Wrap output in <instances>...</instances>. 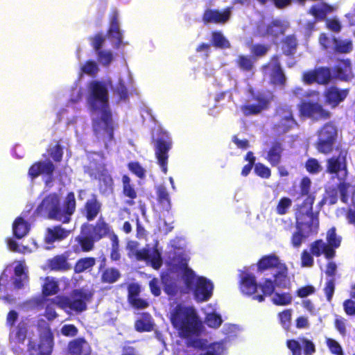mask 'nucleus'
Returning <instances> with one entry per match:
<instances>
[{"instance_id":"obj_4","label":"nucleus","mask_w":355,"mask_h":355,"mask_svg":"<svg viewBox=\"0 0 355 355\" xmlns=\"http://www.w3.org/2000/svg\"><path fill=\"white\" fill-rule=\"evenodd\" d=\"M170 320L182 338H189L200 333L202 324L192 306L177 304L171 313Z\"/></svg>"},{"instance_id":"obj_20","label":"nucleus","mask_w":355,"mask_h":355,"mask_svg":"<svg viewBox=\"0 0 355 355\" xmlns=\"http://www.w3.org/2000/svg\"><path fill=\"white\" fill-rule=\"evenodd\" d=\"M55 170V166L51 161H37L29 167L28 175L32 180H34L40 175H43L48 177L50 181H52Z\"/></svg>"},{"instance_id":"obj_18","label":"nucleus","mask_w":355,"mask_h":355,"mask_svg":"<svg viewBox=\"0 0 355 355\" xmlns=\"http://www.w3.org/2000/svg\"><path fill=\"white\" fill-rule=\"evenodd\" d=\"M135 259L139 261L150 262L151 266L155 270L159 269L163 264L162 254L157 247L139 250L138 252H135Z\"/></svg>"},{"instance_id":"obj_37","label":"nucleus","mask_w":355,"mask_h":355,"mask_svg":"<svg viewBox=\"0 0 355 355\" xmlns=\"http://www.w3.org/2000/svg\"><path fill=\"white\" fill-rule=\"evenodd\" d=\"M157 200L161 211H169L171 208V198L167 189L164 185H159L155 189Z\"/></svg>"},{"instance_id":"obj_13","label":"nucleus","mask_w":355,"mask_h":355,"mask_svg":"<svg viewBox=\"0 0 355 355\" xmlns=\"http://www.w3.org/2000/svg\"><path fill=\"white\" fill-rule=\"evenodd\" d=\"M332 79V70L328 67H315L313 70L304 71L302 74V80L306 85L317 83L327 85Z\"/></svg>"},{"instance_id":"obj_49","label":"nucleus","mask_w":355,"mask_h":355,"mask_svg":"<svg viewBox=\"0 0 355 355\" xmlns=\"http://www.w3.org/2000/svg\"><path fill=\"white\" fill-rule=\"evenodd\" d=\"M111 249L110 257L112 261H118L121 259L119 240L116 234H113L110 239Z\"/></svg>"},{"instance_id":"obj_41","label":"nucleus","mask_w":355,"mask_h":355,"mask_svg":"<svg viewBox=\"0 0 355 355\" xmlns=\"http://www.w3.org/2000/svg\"><path fill=\"white\" fill-rule=\"evenodd\" d=\"M123 182V193L125 197H128L129 200L126 201V204L132 206L135 205L134 200L137 198V191L135 189L134 187L130 184V178L124 175L122 177Z\"/></svg>"},{"instance_id":"obj_12","label":"nucleus","mask_w":355,"mask_h":355,"mask_svg":"<svg viewBox=\"0 0 355 355\" xmlns=\"http://www.w3.org/2000/svg\"><path fill=\"white\" fill-rule=\"evenodd\" d=\"M172 148V141L166 135H162L155 140V155L162 171L166 174L168 171V151Z\"/></svg>"},{"instance_id":"obj_16","label":"nucleus","mask_w":355,"mask_h":355,"mask_svg":"<svg viewBox=\"0 0 355 355\" xmlns=\"http://www.w3.org/2000/svg\"><path fill=\"white\" fill-rule=\"evenodd\" d=\"M286 30V26L278 19H272L269 24H260L257 26V32L260 37H270L277 39L284 35Z\"/></svg>"},{"instance_id":"obj_1","label":"nucleus","mask_w":355,"mask_h":355,"mask_svg":"<svg viewBox=\"0 0 355 355\" xmlns=\"http://www.w3.org/2000/svg\"><path fill=\"white\" fill-rule=\"evenodd\" d=\"M112 81L92 80L88 84L87 102L90 110L100 114V118L94 121V130L100 132L102 128L111 140L114 137L112 114L109 103L108 87Z\"/></svg>"},{"instance_id":"obj_59","label":"nucleus","mask_w":355,"mask_h":355,"mask_svg":"<svg viewBox=\"0 0 355 355\" xmlns=\"http://www.w3.org/2000/svg\"><path fill=\"white\" fill-rule=\"evenodd\" d=\"M326 344L332 354L344 355L341 345L336 340L328 338L326 339Z\"/></svg>"},{"instance_id":"obj_47","label":"nucleus","mask_w":355,"mask_h":355,"mask_svg":"<svg viewBox=\"0 0 355 355\" xmlns=\"http://www.w3.org/2000/svg\"><path fill=\"white\" fill-rule=\"evenodd\" d=\"M112 92L118 96L119 101H125L128 98V89L122 78H119L116 85L112 87Z\"/></svg>"},{"instance_id":"obj_34","label":"nucleus","mask_w":355,"mask_h":355,"mask_svg":"<svg viewBox=\"0 0 355 355\" xmlns=\"http://www.w3.org/2000/svg\"><path fill=\"white\" fill-rule=\"evenodd\" d=\"M310 251L311 253L316 257H319L322 254L328 260H331L335 257L329 246L322 239H317L311 243Z\"/></svg>"},{"instance_id":"obj_58","label":"nucleus","mask_w":355,"mask_h":355,"mask_svg":"<svg viewBox=\"0 0 355 355\" xmlns=\"http://www.w3.org/2000/svg\"><path fill=\"white\" fill-rule=\"evenodd\" d=\"M98 61L103 66H109L113 60V55L110 51L101 50L96 52Z\"/></svg>"},{"instance_id":"obj_53","label":"nucleus","mask_w":355,"mask_h":355,"mask_svg":"<svg viewBox=\"0 0 355 355\" xmlns=\"http://www.w3.org/2000/svg\"><path fill=\"white\" fill-rule=\"evenodd\" d=\"M292 200L288 197H282L279 199L276 206V213L279 215H285L291 207Z\"/></svg>"},{"instance_id":"obj_26","label":"nucleus","mask_w":355,"mask_h":355,"mask_svg":"<svg viewBox=\"0 0 355 355\" xmlns=\"http://www.w3.org/2000/svg\"><path fill=\"white\" fill-rule=\"evenodd\" d=\"M70 233V230L62 227L60 225L48 227L44 234V242L46 244H53L55 242L63 241L69 236Z\"/></svg>"},{"instance_id":"obj_40","label":"nucleus","mask_w":355,"mask_h":355,"mask_svg":"<svg viewBox=\"0 0 355 355\" xmlns=\"http://www.w3.org/2000/svg\"><path fill=\"white\" fill-rule=\"evenodd\" d=\"M277 286L275 284V279L272 281L270 279H266L262 284H259L262 291V295H255L253 299L259 301V302H263L265 296H270L274 293L275 287Z\"/></svg>"},{"instance_id":"obj_21","label":"nucleus","mask_w":355,"mask_h":355,"mask_svg":"<svg viewBox=\"0 0 355 355\" xmlns=\"http://www.w3.org/2000/svg\"><path fill=\"white\" fill-rule=\"evenodd\" d=\"M109 39L114 40V48L119 49L123 44V32L120 29L119 22V12L113 8L109 16V28L107 31Z\"/></svg>"},{"instance_id":"obj_57","label":"nucleus","mask_w":355,"mask_h":355,"mask_svg":"<svg viewBox=\"0 0 355 355\" xmlns=\"http://www.w3.org/2000/svg\"><path fill=\"white\" fill-rule=\"evenodd\" d=\"M49 156L55 162H60L63 157V148L59 143L48 150Z\"/></svg>"},{"instance_id":"obj_23","label":"nucleus","mask_w":355,"mask_h":355,"mask_svg":"<svg viewBox=\"0 0 355 355\" xmlns=\"http://www.w3.org/2000/svg\"><path fill=\"white\" fill-rule=\"evenodd\" d=\"M69 355H91L92 349L84 337H78L70 340L67 345Z\"/></svg>"},{"instance_id":"obj_24","label":"nucleus","mask_w":355,"mask_h":355,"mask_svg":"<svg viewBox=\"0 0 355 355\" xmlns=\"http://www.w3.org/2000/svg\"><path fill=\"white\" fill-rule=\"evenodd\" d=\"M102 204L98 200L95 194H92L91 198L85 202L81 209L82 214L86 218L87 221L94 220L101 213Z\"/></svg>"},{"instance_id":"obj_54","label":"nucleus","mask_w":355,"mask_h":355,"mask_svg":"<svg viewBox=\"0 0 355 355\" xmlns=\"http://www.w3.org/2000/svg\"><path fill=\"white\" fill-rule=\"evenodd\" d=\"M304 166L308 173L313 175L319 173L322 169L318 160L313 157L309 158L306 161Z\"/></svg>"},{"instance_id":"obj_55","label":"nucleus","mask_w":355,"mask_h":355,"mask_svg":"<svg viewBox=\"0 0 355 355\" xmlns=\"http://www.w3.org/2000/svg\"><path fill=\"white\" fill-rule=\"evenodd\" d=\"M270 50V46L264 44H254L250 48V53L257 58L265 56Z\"/></svg>"},{"instance_id":"obj_11","label":"nucleus","mask_w":355,"mask_h":355,"mask_svg":"<svg viewBox=\"0 0 355 355\" xmlns=\"http://www.w3.org/2000/svg\"><path fill=\"white\" fill-rule=\"evenodd\" d=\"M311 180L307 177H303L300 182V194L301 196H306L302 202L297 205L295 212H303L309 214H319L318 212H313V205L315 200L314 193L311 192Z\"/></svg>"},{"instance_id":"obj_15","label":"nucleus","mask_w":355,"mask_h":355,"mask_svg":"<svg viewBox=\"0 0 355 355\" xmlns=\"http://www.w3.org/2000/svg\"><path fill=\"white\" fill-rule=\"evenodd\" d=\"M83 226L86 229L89 228L86 232L96 242L105 237H109L111 239L112 235L116 234L112 227L103 218H100L94 225H84Z\"/></svg>"},{"instance_id":"obj_25","label":"nucleus","mask_w":355,"mask_h":355,"mask_svg":"<svg viewBox=\"0 0 355 355\" xmlns=\"http://www.w3.org/2000/svg\"><path fill=\"white\" fill-rule=\"evenodd\" d=\"M77 244L73 246V250L76 253L89 252L94 250L96 241L86 232L84 227L82 226L80 234L75 239Z\"/></svg>"},{"instance_id":"obj_30","label":"nucleus","mask_w":355,"mask_h":355,"mask_svg":"<svg viewBox=\"0 0 355 355\" xmlns=\"http://www.w3.org/2000/svg\"><path fill=\"white\" fill-rule=\"evenodd\" d=\"M272 60L273 63L270 73V83L274 85L284 87L286 85V78L279 61L278 56L273 55Z\"/></svg>"},{"instance_id":"obj_63","label":"nucleus","mask_w":355,"mask_h":355,"mask_svg":"<svg viewBox=\"0 0 355 355\" xmlns=\"http://www.w3.org/2000/svg\"><path fill=\"white\" fill-rule=\"evenodd\" d=\"M254 171L257 175L261 178L268 179L271 175L270 169L262 163H257L254 166Z\"/></svg>"},{"instance_id":"obj_52","label":"nucleus","mask_w":355,"mask_h":355,"mask_svg":"<svg viewBox=\"0 0 355 355\" xmlns=\"http://www.w3.org/2000/svg\"><path fill=\"white\" fill-rule=\"evenodd\" d=\"M88 40L90 42V45L96 53L102 50V47L105 41V38L103 33H97L94 35L89 37Z\"/></svg>"},{"instance_id":"obj_7","label":"nucleus","mask_w":355,"mask_h":355,"mask_svg":"<svg viewBox=\"0 0 355 355\" xmlns=\"http://www.w3.org/2000/svg\"><path fill=\"white\" fill-rule=\"evenodd\" d=\"M338 139V130L332 121L324 123L317 132L315 148L322 155L331 154L336 148Z\"/></svg>"},{"instance_id":"obj_27","label":"nucleus","mask_w":355,"mask_h":355,"mask_svg":"<svg viewBox=\"0 0 355 355\" xmlns=\"http://www.w3.org/2000/svg\"><path fill=\"white\" fill-rule=\"evenodd\" d=\"M53 347L52 339L43 338L39 343L30 342L28 345L29 355H51Z\"/></svg>"},{"instance_id":"obj_14","label":"nucleus","mask_w":355,"mask_h":355,"mask_svg":"<svg viewBox=\"0 0 355 355\" xmlns=\"http://www.w3.org/2000/svg\"><path fill=\"white\" fill-rule=\"evenodd\" d=\"M298 110L301 116L315 120H326L331 117L330 112L318 103L302 102L298 105Z\"/></svg>"},{"instance_id":"obj_28","label":"nucleus","mask_w":355,"mask_h":355,"mask_svg":"<svg viewBox=\"0 0 355 355\" xmlns=\"http://www.w3.org/2000/svg\"><path fill=\"white\" fill-rule=\"evenodd\" d=\"M68 259L67 252L58 254L46 261V266L51 271L65 272L71 268V264Z\"/></svg>"},{"instance_id":"obj_48","label":"nucleus","mask_w":355,"mask_h":355,"mask_svg":"<svg viewBox=\"0 0 355 355\" xmlns=\"http://www.w3.org/2000/svg\"><path fill=\"white\" fill-rule=\"evenodd\" d=\"M236 64L243 71H250L254 67V62L252 59L245 55H239L236 60Z\"/></svg>"},{"instance_id":"obj_62","label":"nucleus","mask_w":355,"mask_h":355,"mask_svg":"<svg viewBox=\"0 0 355 355\" xmlns=\"http://www.w3.org/2000/svg\"><path fill=\"white\" fill-rule=\"evenodd\" d=\"M346 322L345 318L336 315L334 322V327L343 337H345L347 334Z\"/></svg>"},{"instance_id":"obj_9","label":"nucleus","mask_w":355,"mask_h":355,"mask_svg":"<svg viewBox=\"0 0 355 355\" xmlns=\"http://www.w3.org/2000/svg\"><path fill=\"white\" fill-rule=\"evenodd\" d=\"M335 150L338 152V155H333L326 160V173L338 175L339 173L344 172V175L346 177L348 150L340 143L336 146Z\"/></svg>"},{"instance_id":"obj_3","label":"nucleus","mask_w":355,"mask_h":355,"mask_svg":"<svg viewBox=\"0 0 355 355\" xmlns=\"http://www.w3.org/2000/svg\"><path fill=\"white\" fill-rule=\"evenodd\" d=\"M76 209V201L73 192L67 193L62 207L59 195L53 192L43 198L35 211L38 215L46 217L48 219L69 223Z\"/></svg>"},{"instance_id":"obj_33","label":"nucleus","mask_w":355,"mask_h":355,"mask_svg":"<svg viewBox=\"0 0 355 355\" xmlns=\"http://www.w3.org/2000/svg\"><path fill=\"white\" fill-rule=\"evenodd\" d=\"M105 260L104 257L99 266V270L103 268L101 274V282L103 284H114L120 279L121 273L118 269L113 267L105 268Z\"/></svg>"},{"instance_id":"obj_44","label":"nucleus","mask_w":355,"mask_h":355,"mask_svg":"<svg viewBox=\"0 0 355 355\" xmlns=\"http://www.w3.org/2000/svg\"><path fill=\"white\" fill-rule=\"evenodd\" d=\"M211 44L214 47L220 49H226L231 47L230 41L224 36L222 32L214 31L211 33Z\"/></svg>"},{"instance_id":"obj_22","label":"nucleus","mask_w":355,"mask_h":355,"mask_svg":"<svg viewBox=\"0 0 355 355\" xmlns=\"http://www.w3.org/2000/svg\"><path fill=\"white\" fill-rule=\"evenodd\" d=\"M214 285L212 282L204 277H199L197 279L193 295L198 302H205L209 300L213 293Z\"/></svg>"},{"instance_id":"obj_32","label":"nucleus","mask_w":355,"mask_h":355,"mask_svg":"<svg viewBox=\"0 0 355 355\" xmlns=\"http://www.w3.org/2000/svg\"><path fill=\"white\" fill-rule=\"evenodd\" d=\"M335 10V7L325 2L314 4L309 10V14L314 17L317 21L326 19L327 16Z\"/></svg>"},{"instance_id":"obj_42","label":"nucleus","mask_w":355,"mask_h":355,"mask_svg":"<svg viewBox=\"0 0 355 355\" xmlns=\"http://www.w3.org/2000/svg\"><path fill=\"white\" fill-rule=\"evenodd\" d=\"M60 291L58 282L53 278L46 277L42 288V295L44 299L49 296L56 295Z\"/></svg>"},{"instance_id":"obj_60","label":"nucleus","mask_w":355,"mask_h":355,"mask_svg":"<svg viewBox=\"0 0 355 355\" xmlns=\"http://www.w3.org/2000/svg\"><path fill=\"white\" fill-rule=\"evenodd\" d=\"M336 284L334 278L328 279L323 288L324 295L326 296L327 301L331 302L335 292Z\"/></svg>"},{"instance_id":"obj_35","label":"nucleus","mask_w":355,"mask_h":355,"mask_svg":"<svg viewBox=\"0 0 355 355\" xmlns=\"http://www.w3.org/2000/svg\"><path fill=\"white\" fill-rule=\"evenodd\" d=\"M334 76L336 78L348 81L352 73V64L349 59H343L338 61L334 67Z\"/></svg>"},{"instance_id":"obj_50","label":"nucleus","mask_w":355,"mask_h":355,"mask_svg":"<svg viewBox=\"0 0 355 355\" xmlns=\"http://www.w3.org/2000/svg\"><path fill=\"white\" fill-rule=\"evenodd\" d=\"M292 295L289 293H275L272 298V302L277 306H286L291 304Z\"/></svg>"},{"instance_id":"obj_51","label":"nucleus","mask_w":355,"mask_h":355,"mask_svg":"<svg viewBox=\"0 0 355 355\" xmlns=\"http://www.w3.org/2000/svg\"><path fill=\"white\" fill-rule=\"evenodd\" d=\"M279 322L282 327L286 330L288 331L291 324L292 319V309H286L281 311L277 315Z\"/></svg>"},{"instance_id":"obj_8","label":"nucleus","mask_w":355,"mask_h":355,"mask_svg":"<svg viewBox=\"0 0 355 355\" xmlns=\"http://www.w3.org/2000/svg\"><path fill=\"white\" fill-rule=\"evenodd\" d=\"M275 116L277 117L278 120L273 125L272 130L278 135H284L299 126L291 105H282L278 106L275 109Z\"/></svg>"},{"instance_id":"obj_38","label":"nucleus","mask_w":355,"mask_h":355,"mask_svg":"<svg viewBox=\"0 0 355 355\" xmlns=\"http://www.w3.org/2000/svg\"><path fill=\"white\" fill-rule=\"evenodd\" d=\"M31 230L30 223L21 216L15 218L12 223V233L15 238L21 239L28 234Z\"/></svg>"},{"instance_id":"obj_64","label":"nucleus","mask_w":355,"mask_h":355,"mask_svg":"<svg viewBox=\"0 0 355 355\" xmlns=\"http://www.w3.org/2000/svg\"><path fill=\"white\" fill-rule=\"evenodd\" d=\"M128 168L132 173L141 179L144 178L146 175V170L138 162H129Z\"/></svg>"},{"instance_id":"obj_2","label":"nucleus","mask_w":355,"mask_h":355,"mask_svg":"<svg viewBox=\"0 0 355 355\" xmlns=\"http://www.w3.org/2000/svg\"><path fill=\"white\" fill-rule=\"evenodd\" d=\"M94 295V291L92 289L81 288L73 289L69 296L59 295L54 298L44 299L46 304L44 315L49 321L55 319L58 316L54 308L55 305L65 311L69 310L80 313L87 310V303L92 300Z\"/></svg>"},{"instance_id":"obj_10","label":"nucleus","mask_w":355,"mask_h":355,"mask_svg":"<svg viewBox=\"0 0 355 355\" xmlns=\"http://www.w3.org/2000/svg\"><path fill=\"white\" fill-rule=\"evenodd\" d=\"M272 100V96L263 92L255 93L252 91L251 101H256V103L243 105L241 110L245 116L258 115L270 107Z\"/></svg>"},{"instance_id":"obj_31","label":"nucleus","mask_w":355,"mask_h":355,"mask_svg":"<svg viewBox=\"0 0 355 355\" xmlns=\"http://www.w3.org/2000/svg\"><path fill=\"white\" fill-rule=\"evenodd\" d=\"M283 152L282 143L279 140H275L267 150L265 159L272 166H277L281 163Z\"/></svg>"},{"instance_id":"obj_6","label":"nucleus","mask_w":355,"mask_h":355,"mask_svg":"<svg viewBox=\"0 0 355 355\" xmlns=\"http://www.w3.org/2000/svg\"><path fill=\"white\" fill-rule=\"evenodd\" d=\"M257 270L263 272L270 270L273 279L277 287H285L286 279L288 275V268L285 263H282L279 258L275 254L263 256L259 259Z\"/></svg>"},{"instance_id":"obj_29","label":"nucleus","mask_w":355,"mask_h":355,"mask_svg":"<svg viewBox=\"0 0 355 355\" xmlns=\"http://www.w3.org/2000/svg\"><path fill=\"white\" fill-rule=\"evenodd\" d=\"M258 286L259 284L257 283L256 278L252 273L243 272L241 274L239 288L241 293L252 295L256 293Z\"/></svg>"},{"instance_id":"obj_61","label":"nucleus","mask_w":355,"mask_h":355,"mask_svg":"<svg viewBox=\"0 0 355 355\" xmlns=\"http://www.w3.org/2000/svg\"><path fill=\"white\" fill-rule=\"evenodd\" d=\"M206 322L209 327L216 329L221 325L223 320L220 315L216 313H211L207 315L206 318Z\"/></svg>"},{"instance_id":"obj_56","label":"nucleus","mask_w":355,"mask_h":355,"mask_svg":"<svg viewBox=\"0 0 355 355\" xmlns=\"http://www.w3.org/2000/svg\"><path fill=\"white\" fill-rule=\"evenodd\" d=\"M81 71L90 76H95L98 71L97 63L92 60H87L80 68Z\"/></svg>"},{"instance_id":"obj_45","label":"nucleus","mask_w":355,"mask_h":355,"mask_svg":"<svg viewBox=\"0 0 355 355\" xmlns=\"http://www.w3.org/2000/svg\"><path fill=\"white\" fill-rule=\"evenodd\" d=\"M180 268L183 270V279L186 287L188 289H193L196 277L194 272L188 267L187 261L182 262Z\"/></svg>"},{"instance_id":"obj_19","label":"nucleus","mask_w":355,"mask_h":355,"mask_svg":"<svg viewBox=\"0 0 355 355\" xmlns=\"http://www.w3.org/2000/svg\"><path fill=\"white\" fill-rule=\"evenodd\" d=\"M231 15V7H227L222 11L217 9L208 8L204 11L202 16V20L205 24H225L230 20Z\"/></svg>"},{"instance_id":"obj_5","label":"nucleus","mask_w":355,"mask_h":355,"mask_svg":"<svg viewBox=\"0 0 355 355\" xmlns=\"http://www.w3.org/2000/svg\"><path fill=\"white\" fill-rule=\"evenodd\" d=\"M296 231L292 234L291 242L294 248H300L303 241L313 234H316L319 228L318 214H309L295 212Z\"/></svg>"},{"instance_id":"obj_43","label":"nucleus","mask_w":355,"mask_h":355,"mask_svg":"<svg viewBox=\"0 0 355 355\" xmlns=\"http://www.w3.org/2000/svg\"><path fill=\"white\" fill-rule=\"evenodd\" d=\"M326 240V244L329 246V249L331 250L332 253H334V255L336 257V249L340 247L341 244L342 238L341 236L337 235L336 228L335 227H331L330 229L327 230Z\"/></svg>"},{"instance_id":"obj_46","label":"nucleus","mask_w":355,"mask_h":355,"mask_svg":"<svg viewBox=\"0 0 355 355\" xmlns=\"http://www.w3.org/2000/svg\"><path fill=\"white\" fill-rule=\"evenodd\" d=\"M96 264L94 257H84L79 259L74 265V271L76 273H82L86 270L90 269Z\"/></svg>"},{"instance_id":"obj_36","label":"nucleus","mask_w":355,"mask_h":355,"mask_svg":"<svg viewBox=\"0 0 355 355\" xmlns=\"http://www.w3.org/2000/svg\"><path fill=\"white\" fill-rule=\"evenodd\" d=\"M353 42L350 39H340L333 37L332 54H348L353 50Z\"/></svg>"},{"instance_id":"obj_17","label":"nucleus","mask_w":355,"mask_h":355,"mask_svg":"<svg viewBox=\"0 0 355 355\" xmlns=\"http://www.w3.org/2000/svg\"><path fill=\"white\" fill-rule=\"evenodd\" d=\"M349 88L340 89L336 86H331L323 93L324 103L331 108L337 107L344 102L349 94Z\"/></svg>"},{"instance_id":"obj_39","label":"nucleus","mask_w":355,"mask_h":355,"mask_svg":"<svg viewBox=\"0 0 355 355\" xmlns=\"http://www.w3.org/2000/svg\"><path fill=\"white\" fill-rule=\"evenodd\" d=\"M281 43L282 50L285 55L292 57L296 53L298 43L295 35H288L284 37Z\"/></svg>"}]
</instances>
